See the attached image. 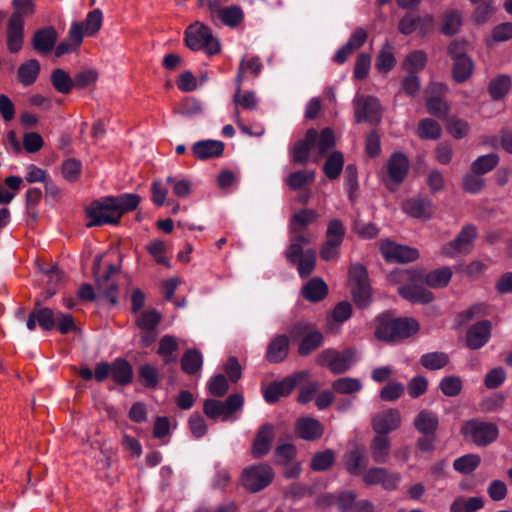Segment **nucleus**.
<instances>
[{"mask_svg":"<svg viewBox=\"0 0 512 512\" xmlns=\"http://www.w3.org/2000/svg\"><path fill=\"white\" fill-rule=\"evenodd\" d=\"M388 279L391 283L400 285L399 295L410 302L427 304L434 299L432 292L418 285V282L423 281L420 271L399 269L391 272Z\"/></svg>","mask_w":512,"mask_h":512,"instance_id":"f257e3e1","label":"nucleus"},{"mask_svg":"<svg viewBox=\"0 0 512 512\" xmlns=\"http://www.w3.org/2000/svg\"><path fill=\"white\" fill-rule=\"evenodd\" d=\"M186 45L194 51L204 50L208 54H217L220 43L212 34L211 29L201 22H195L185 31Z\"/></svg>","mask_w":512,"mask_h":512,"instance_id":"f03ea898","label":"nucleus"},{"mask_svg":"<svg viewBox=\"0 0 512 512\" xmlns=\"http://www.w3.org/2000/svg\"><path fill=\"white\" fill-rule=\"evenodd\" d=\"M461 433L464 438L477 446H487L496 441L499 429L495 423L471 419L463 423Z\"/></svg>","mask_w":512,"mask_h":512,"instance_id":"7ed1b4c3","label":"nucleus"},{"mask_svg":"<svg viewBox=\"0 0 512 512\" xmlns=\"http://www.w3.org/2000/svg\"><path fill=\"white\" fill-rule=\"evenodd\" d=\"M354 118L357 123L368 122L377 124L382 117V109L379 100L370 95L357 92L352 101Z\"/></svg>","mask_w":512,"mask_h":512,"instance_id":"20e7f679","label":"nucleus"},{"mask_svg":"<svg viewBox=\"0 0 512 512\" xmlns=\"http://www.w3.org/2000/svg\"><path fill=\"white\" fill-rule=\"evenodd\" d=\"M356 361V352L352 349H347L343 352L327 349L317 357V363L327 367L334 374L348 371Z\"/></svg>","mask_w":512,"mask_h":512,"instance_id":"39448f33","label":"nucleus"},{"mask_svg":"<svg viewBox=\"0 0 512 512\" xmlns=\"http://www.w3.org/2000/svg\"><path fill=\"white\" fill-rule=\"evenodd\" d=\"M109 200H112V196L96 200L86 209V214L89 218L88 227L119 222V213Z\"/></svg>","mask_w":512,"mask_h":512,"instance_id":"423d86ee","label":"nucleus"},{"mask_svg":"<svg viewBox=\"0 0 512 512\" xmlns=\"http://www.w3.org/2000/svg\"><path fill=\"white\" fill-rule=\"evenodd\" d=\"M274 478V471L268 464H256L244 469L242 484L250 492H259L266 488Z\"/></svg>","mask_w":512,"mask_h":512,"instance_id":"0eeeda50","label":"nucleus"},{"mask_svg":"<svg viewBox=\"0 0 512 512\" xmlns=\"http://www.w3.org/2000/svg\"><path fill=\"white\" fill-rule=\"evenodd\" d=\"M242 406L243 397L239 394H233L225 402L214 399L206 400L204 403V413L211 419L227 421L234 412L241 410Z\"/></svg>","mask_w":512,"mask_h":512,"instance_id":"6e6552de","label":"nucleus"},{"mask_svg":"<svg viewBox=\"0 0 512 512\" xmlns=\"http://www.w3.org/2000/svg\"><path fill=\"white\" fill-rule=\"evenodd\" d=\"M448 52L453 59V78L457 82L466 81L472 75L474 64L465 54V43L453 41L448 46Z\"/></svg>","mask_w":512,"mask_h":512,"instance_id":"1a4fd4ad","label":"nucleus"},{"mask_svg":"<svg viewBox=\"0 0 512 512\" xmlns=\"http://www.w3.org/2000/svg\"><path fill=\"white\" fill-rule=\"evenodd\" d=\"M309 376L307 371L296 372L282 381L273 382L263 391L266 402L275 403L282 396L288 395L296 385Z\"/></svg>","mask_w":512,"mask_h":512,"instance_id":"9d476101","label":"nucleus"},{"mask_svg":"<svg viewBox=\"0 0 512 512\" xmlns=\"http://www.w3.org/2000/svg\"><path fill=\"white\" fill-rule=\"evenodd\" d=\"M103 256L97 255L94 260L93 272L96 278L97 286L110 303L115 304L117 301V288L114 283H110L109 279L112 274L117 273L118 268L114 265L108 266L107 272H101V261Z\"/></svg>","mask_w":512,"mask_h":512,"instance_id":"9b49d317","label":"nucleus"},{"mask_svg":"<svg viewBox=\"0 0 512 512\" xmlns=\"http://www.w3.org/2000/svg\"><path fill=\"white\" fill-rule=\"evenodd\" d=\"M475 237V228L470 225L465 226L456 239L442 247L441 254L448 257H456L468 253L472 249Z\"/></svg>","mask_w":512,"mask_h":512,"instance_id":"f8f14e48","label":"nucleus"},{"mask_svg":"<svg viewBox=\"0 0 512 512\" xmlns=\"http://www.w3.org/2000/svg\"><path fill=\"white\" fill-rule=\"evenodd\" d=\"M380 250L383 257L389 262H411L419 257L416 248L396 244L389 240L381 243Z\"/></svg>","mask_w":512,"mask_h":512,"instance_id":"ddd939ff","label":"nucleus"},{"mask_svg":"<svg viewBox=\"0 0 512 512\" xmlns=\"http://www.w3.org/2000/svg\"><path fill=\"white\" fill-rule=\"evenodd\" d=\"M389 180L387 186L394 190L404 181L409 171V161L406 155L396 152L391 155L387 164Z\"/></svg>","mask_w":512,"mask_h":512,"instance_id":"4468645a","label":"nucleus"},{"mask_svg":"<svg viewBox=\"0 0 512 512\" xmlns=\"http://www.w3.org/2000/svg\"><path fill=\"white\" fill-rule=\"evenodd\" d=\"M402 423L401 413L397 409H386L376 413L372 418V427L377 434L387 435L397 430Z\"/></svg>","mask_w":512,"mask_h":512,"instance_id":"2eb2a0df","label":"nucleus"},{"mask_svg":"<svg viewBox=\"0 0 512 512\" xmlns=\"http://www.w3.org/2000/svg\"><path fill=\"white\" fill-rule=\"evenodd\" d=\"M363 482L367 485L380 484L384 489L394 490L400 481L398 473H390L387 469L381 467H373L363 473Z\"/></svg>","mask_w":512,"mask_h":512,"instance_id":"dca6fc26","label":"nucleus"},{"mask_svg":"<svg viewBox=\"0 0 512 512\" xmlns=\"http://www.w3.org/2000/svg\"><path fill=\"white\" fill-rule=\"evenodd\" d=\"M434 26V17L430 14L424 16L407 15L403 17L399 23V31L405 35H409L415 31L426 34L432 30Z\"/></svg>","mask_w":512,"mask_h":512,"instance_id":"f3484780","label":"nucleus"},{"mask_svg":"<svg viewBox=\"0 0 512 512\" xmlns=\"http://www.w3.org/2000/svg\"><path fill=\"white\" fill-rule=\"evenodd\" d=\"M492 325L490 321H480L469 328L466 335V344L470 349L483 347L491 337Z\"/></svg>","mask_w":512,"mask_h":512,"instance_id":"a211bd4d","label":"nucleus"},{"mask_svg":"<svg viewBox=\"0 0 512 512\" xmlns=\"http://www.w3.org/2000/svg\"><path fill=\"white\" fill-rule=\"evenodd\" d=\"M24 43V19L10 16L7 23V49L11 53L19 52Z\"/></svg>","mask_w":512,"mask_h":512,"instance_id":"6ab92c4d","label":"nucleus"},{"mask_svg":"<svg viewBox=\"0 0 512 512\" xmlns=\"http://www.w3.org/2000/svg\"><path fill=\"white\" fill-rule=\"evenodd\" d=\"M296 433L304 440L314 441L323 435V425L312 417H301L296 422Z\"/></svg>","mask_w":512,"mask_h":512,"instance_id":"aec40b11","label":"nucleus"},{"mask_svg":"<svg viewBox=\"0 0 512 512\" xmlns=\"http://www.w3.org/2000/svg\"><path fill=\"white\" fill-rule=\"evenodd\" d=\"M402 209L407 215L421 220H428L433 215L432 202L425 198L409 199L403 203Z\"/></svg>","mask_w":512,"mask_h":512,"instance_id":"412c9836","label":"nucleus"},{"mask_svg":"<svg viewBox=\"0 0 512 512\" xmlns=\"http://www.w3.org/2000/svg\"><path fill=\"white\" fill-rule=\"evenodd\" d=\"M274 439V427L267 423L261 426L252 446V455L261 458L266 455Z\"/></svg>","mask_w":512,"mask_h":512,"instance_id":"4be33fe9","label":"nucleus"},{"mask_svg":"<svg viewBox=\"0 0 512 512\" xmlns=\"http://www.w3.org/2000/svg\"><path fill=\"white\" fill-rule=\"evenodd\" d=\"M317 138V131L309 129L304 140L295 143L292 152V159L295 163L304 164L308 161L309 155L314 151V144Z\"/></svg>","mask_w":512,"mask_h":512,"instance_id":"5701e85b","label":"nucleus"},{"mask_svg":"<svg viewBox=\"0 0 512 512\" xmlns=\"http://www.w3.org/2000/svg\"><path fill=\"white\" fill-rule=\"evenodd\" d=\"M56 322V313L49 308H35L29 315L26 326L29 330H34L36 323L43 330H51Z\"/></svg>","mask_w":512,"mask_h":512,"instance_id":"b1692460","label":"nucleus"},{"mask_svg":"<svg viewBox=\"0 0 512 512\" xmlns=\"http://www.w3.org/2000/svg\"><path fill=\"white\" fill-rule=\"evenodd\" d=\"M57 41V32L53 27H45L35 32L33 47L39 53H48Z\"/></svg>","mask_w":512,"mask_h":512,"instance_id":"393cba45","label":"nucleus"},{"mask_svg":"<svg viewBox=\"0 0 512 512\" xmlns=\"http://www.w3.org/2000/svg\"><path fill=\"white\" fill-rule=\"evenodd\" d=\"M289 338L286 335L276 336L268 345L266 359L271 363L282 362L288 354Z\"/></svg>","mask_w":512,"mask_h":512,"instance_id":"a878e982","label":"nucleus"},{"mask_svg":"<svg viewBox=\"0 0 512 512\" xmlns=\"http://www.w3.org/2000/svg\"><path fill=\"white\" fill-rule=\"evenodd\" d=\"M192 150L198 159L205 160L220 156L224 151V143L218 140H202L196 142Z\"/></svg>","mask_w":512,"mask_h":512,"instance_id":"bb28decb","label":"nucleus"},{"mask_svg":"<svg viewBox=\"0 0 512 512\" xmlns=\"http://www.w3.org/2000/svg\"><path fill=\"white\" fill-rule=\"evenodd\" d=\"M439 419L437 415L428 410L420 411L415 419L414 426L416 430L424 435H433L437 430Z\"/></svg>","mask_w":512,"mask_h":512,"instance_id":"cd10ccee","label":"nucleus"},{"mask_svg":"<svg viewBox=\"0 0 512 512\" xmlns=\"http://www.w3.org/2000/svg\"><path fill=\"white\" fill-rule=\"evenodd\" d=\"M512 80L509 75L500 74L492 78L488 84V92L493 100L503 99L511 90Z\"/></svg>","mask_w":512,"mask_h":512,"instance_id":"c85d7f7f","label":"nucleus"},{"mask_svg":"<svg viewBox=\"0 0 512 512\" xmlns=\"http://www.w3.org/2000/svg\"><path fill=\"white\" fill-rule=\"evenodd\" d=\"M344 464L349 474L353 476L363 475L367 466V458L362 451L358 449L351 450L345 455Z\"/></svg>","mask_w":512,"mask_h":512,"instance_id":"c756f323","label":"nucleus"},{"mask_svg":"<svg viewBox=\"0 0 512 512\" xmlns=\"http://www.w3.org/2000/svg\"><path fill=\"white\" fill-rule=\"evenodd\" d=\"M453 272L448 267H440L435 270L428 272L426 275H423V281L431 288L439 289L446 287L451 278Z\"/></svg>","mask_w":512,"mask_h":512,"instance_id":"7c9ffc66","label":"nucleus"},{"mask_svg":"<svg viewBox=\"0 0 512 512\" xmlns=\"http://www.w3.org/2000/svg\"><path fill=\"white\" fill-rule=\"evenodd\" d=\"M39 72V61L36 59H30L19 66L17 77L22 85L29 86L37 80Z\"/></svg>","mask_w":512,"mask_h":512,"instance_id":"2f4dec72","label":"nucleus"},{"mask_svg":"<svg viewBox=\"0 0 512 512\" xmlns=\"http://www.w3.org/2000/svg\"><path fill=\"white\" fill-rule=\"evenodd\" d=\"M394 326H395V340H403L409 338L419 331V323L414 318H394Z\"/></svg>","mask_w":512,"mask_h":512,"instance_id":"473e14b6","label":"nucleus"},{"mask_svg":"<svg viewBox=\"0 0 512 512\" xmlns=\"http://www.w3.org/2000/svg\"><path fill=\"white\" fill-rule=\"evenodd\" d=\"M111 375L115 382L126 385L133 379V370L126 360L118 358L111 364Z\"/></svg>","mask_w":512,"mask_h":512,"instance_id":"72a5a7b5","label":"nucleus"},{"mask_svg":"<svg viewBox=\"0 0 512 512\" xmlns=\"http://www.w3.org/2000/svg\"><path fill=\"white\" fill-rule=\"evenodd\" d=\"M375 336L382 341L395 342L394 318L381 315L376 320Z\"/></svg>","mask_w":512,"mask_h":512,"instance_id":"f704fd0d","label":"nucleus"},{"mask_svg":"<svg viewBox=\"0 0 512 512\" xmlns=\"http://www.w3.org/2000/svg\"><path fill=\"white\" fill-rule=\"evenodd\" d=\"M116 208L119 213V219L124 213L135 210L140 203V197L134 193H125L117 197L112 196V200H109Z\"/></svg>","mask_w":512,"mask_h":512,"instance_id":"c9c22d12","label":"nucleus"},{"mask_svg":"<svg viewBox=\"0 0 512 512\" xmlns=\"http://www.w3.org/2000/svg\"><path fill=\"white\" fill-rule=\"evenodd\" d=\"M390 452V441L386 435L378 434L371 444V456L376 463H385Z\"/></svg>","mask_w":512,"mask_h":512,"instance_id":"e433bc0d","label":"nucleus"},{"mask_svg":"<svg viewBox=\"0 0 512 512\" xmlns=\"http://www.w3.org/2000/svg\"><path fill=\"white\" fill-rule=\"evenodd\" d=\"M221 22L231 28L238 27L244 20V11L239 5L225 7L216 15Z\"/></svg>","mask_w":512,"mask_h":512,"instance_id":"4c0bfd02","label":"nucleus"},{"mask_svg":"<svg viewBox=\"0 0 512 512\" xmlns=\"http://www.w3.org/2000/svg\"><path fill=\"white\" fill-rule=\"evenodd\" d=\"M334 146L335 137L333 131L330 128L323 129L320 135L317 134L314 144V150L317 151V156L314 158V161L318 162L319 159L326 155Z\"/></svg>","mask_w":512,"mask_h":512,"instance_id":"58836bf2","label":"nucleus"},{"mask_svg":"<svg viewBox=\"0 0 512 512\" xmlns=\"http://www.w3.org/2000/svg\"><path fill=\"white\" fill-rule=\"evenodd\" d=\"M302 293L307 300L316 302L327 294V285L323 280L313 278L303 287Z\"/></svg>","mask_w":512,"mask_h":512,"instance_id":"ea45409f","label":"nucleus"},{"mask_svg":"<svg viewBox=\"0 0 512 512\" xmlns=\"http://www.w3.org/2000/svg\"><path fill=\"white\" fill-rule=\"evenodd\" d=\"M162 319L161 314L155 309H149L140 313L135 320L136 326L142 331H155Z\"/></svg>","mask_w":512,"mask_h":512,"instance_id":"a19ab883","label":"nucleus"},{"mask_svg":"<svg viewBox=\"0 0 512 512\" xmlns=\"http://www.w3.org/2000/svg\"><path fill=\"white\" fill-rule=\"evenodd\" d=\"M318 213L313 209H302L296 212L290 221L291 233H297L299 228H303L318 219Z\"/></svg>","mask_w":512,"mask_h":512,"instance_id":"79ce46f5","label":"nucleus"},{"mask_svg":"<svg viewBox=\"0 0 512 512\" xmlns=\"http://www.w3.org/2000/svg\"><path fill=\"white\" fill-rule=\"evenodd\" d=\"M462 25L460 11L452 9L447 11L442 19L441 31L448 36L456 34Z\"/></svg>","mask_w":512,"mask_h":512,"instance_id":"37998d69","label":"nucleus"},{"mask_svg":"<svg viewBox=\"0 0 512 512\" xmlns=\"http://www.w3.org/2000/svg\"><path fill=\"white\" fill-rule=\"evenodd\" d=\"M53 87L62 94H68L74 87V80L63 69H55L51 74Z\"/></svg>","mask_w":512,"mask_h":512,"instance_id":"c03bdc74","label":"nucleus"},{"mask_svg":"<svg viewBox=\"0 0 512 512\" xmlns=\"http://www.w3.org/2000/svg\"><path fill=\"white\" fill-rule=\"evenodd\" d=\"M178 348L177 339L172 335H165L159 341L158 354L163 357L164 363L168 364L170 362L176 361V356L174 352Z\"/></svg>","mask_w":512,"mask_h":512,"instance_id":"a18cd8bd","label":"nucleus"},{"mask_svg":"<svg viewBox=\"0 0 512 512\" xmlns=\"http://www.w3.org/2000/svg\"><path fill=\"white\" fill-rule=\"evenodd\" d=\"M203 359L199 351L190 349L184 353L181 359V367L188 374H195L202 367Z\"/></svg>","mask_w":512,"mask_h":512,"instance_id":"49530a36","label":"nucleus"},{"mask_svg":"<svg viewBox=\"0 0 512 512\" xmlns=\"http://www.w3.org/2000/svg\"><path fill=\"white\" fill-rule=\"evenodd\" d=\"M332 389L339 394H353L362 389V383L357 378L342 377L332 383Z\"/></svg>","mask_w":512,"mask_h":512,"instance_id":"de8ad7c7","label":"nucleus"},{"mask_svg":"<svg viewBox=\"0 0 512 512\" xmlns=\"http://www.w3.org/2000/svg\"><path fill=\"white\" fill-rule=\"evenodd\" d=\"M344 165L343 154L335 151L329 155L324 165V173L329 179H336L340 175Z\"/></svg>","mask_w":512,"mask_h":512,"instance_id":"09e8293b","label":"nucleus"},{"mask_svg":"<svg viewBox=\"0 0 512 512\" xmlns=\"http://www.w3.org/2000/svg\"><path fill=\"white\" fill-rule=\"evenodd\" d=\"M421 365L429 370H438L445 367L449 357L443 352H430L423 354L420 359Z\"/></svg>","mask_w":512,"mask_h":512,"instance_id":"8fccbe9b","label":"nucleus"},{"mask_svg":"<svg viewBox=\"0 0 512 512\" xmlns=\"http://www.w3.org/2000/svg\"><path fill=\"white\" fill-rule=\"evenodd\" d=\"M480 462L481 458L478 454H466L454 461L453 468L461 474H469L479 466Z\"/></svg>","mask_w":512,"mask_h":512,"instance_id":"3c124183","label":"nucleus"},{"mask_svg":"<svg viewBox=\"0 0 512 512\" xmlns=\"http://www.w3.org/2000/svg\"><path fill=\"white\" fill-rule=\"evenodd\" d=\"M418 135L422 139L436 140L441 136V126L435 120L425 118L419 122Z\"/></svg>","mask_w":512,"mask_h":512,"instance_id":"603ef678","label":"nucleus"},{"mask_svg":"<svg viewBox=\"0 0 512 512\" xmlns=\"http://www.w3.org/2000/svg\"><path fill=\"white\" fill-rule=\"evenodd\" d=\"M499 162V157L495 153L486 154L478 157L471 164V171L477 174H485L493 170Z\"/></svg>","mask_w":512,"mask_h":512,"instance_id":"864d4df0","label":"nucleus"},{"mask_svg":"<svg viewBox=\"0 0 512 512\" xmlns=\"http://www.w3.org/2000/svg\"><path fill=\"white\" fill-rule=\"evenodd\" d=\"M495 4L493 0L483 1L480 5H476L471 20L476 24L486 23L495 13Z\"/></svg>","mask_w":512,"mask_h":512,"instance_id":"5fc2aeb1","label":"nucleus"},{"mask_svg":"<svg viewBox=\"0 0 512 512\" xmlns=\"http://www.w3.org/2000/svg\"><path fill=\"white\" fill-rule=\"evenodd\" d=\"M395 63L392 46L386 43L379 52L376 67L380 72L387 73L394 67Z\"/></svg>","mask_w":512,"mask_h":512,"instance_id":"6e6d98bb","label":"nucleus"},{"mask_svg":"<svg viewBox=\"0 0 512 512\" xmlns=\"http://www.w3.org/2000/svg\"><path fill=\"white\" fill-rule=\"evenodd\" d=\"M316 263V253L312 249L306 250L302 256L295 263L297 264V269L299 275L302 278L308 277L315 268Z\"/></svg>","mask_w":512,"mask_h":512,"instance_id":"4d7b16f0","label":"nucleus"},{"mask_svg":"<svg viewBox=\"0 0 512 512\" xmlns=\"http://www.w3.org/2000/svg\"><path fill=\"white\" fill-rule=\"evenodd\" d=\"M166 184L170 185L173 194L180 198H186L192 191V184L188 179L180 178L176 176H168L166 178Z\"/></svg>","mask_w":512,"mask_h":512,"instance_id":"13d9d810","label":"nucleus"},{"mask_svg":"<svg viewBox=\"0 0 512 512\" xmlns=\"http://www.w3.org/2000/svg\"><path fill=\"white\" fill-rule=\"evenodd\" d=\"M323 341V336L318 331L308 333L299 345V354L302 356L308 355L317 349Z\"/></svg>","mask_w":512,"mask_h":512,"instance_id":"bf43d9fd","label":"nucleus"},{"mask_svg":"<svg viewBox=\"0 0 512 512\" xmlns=\"http://www.w3.org/2000/svg\"><path fill=\"white\" fill-rule=\"evenodd\" d=\"M335 454L332 450H324L316 453L311 460V468L314 471H324L334 463Z\"/></svg>","mask_w":512,"mask_h":512,"instance_id":"052dcab7","label":"nucleus"},{"mask_svg":"<svg viewBox=\"0 0 512 512\" xmlns=\"http://www.w3.org/2000/svg\"><path fill=\"white\" fill-rule=\"evenodd\" d=\"M103 22V14L99 9L90 11L82 23L85 28V34L88 36L95 35L101 28Z\"/></svg>","mask_w":512,"mask_h":512,"instance_id":"680f3d73","label":"nucleus"},{"mask_svg":"<svg viewBox=\"0 0 512 512\" xmlns=\"http://www.w3.org/2000/svg\"><path fill=\"white\" fill-rule=\"evenodd\" d=\"M176 113L184 117H194L202 114V103L195 98L185 99L175 110Z\"/></svg>","mask_w":512,"mask_h":512,"instance_id":"e2e57ef3","label":"nucleus"},{"mask_svg":"<svg viewBox=\"0 0 512 512\" xmlns=\"http://www.w3.org/2000/svg\"><path fill=\"white\" fill-rule=\"evenodd\" d=\"M345 236V228L339 219H332L329 221L326 231V241L342 244Z\"/></svg>","mask_w":512,"mask_h":512,"instance_id":"0e129e2a","label":"nucleus"},{"mask_svg":"<svg viewBox=\"0 0 512 512\" xmlns=\"http://www.w3.org/2000/svg\"><path fill=\"white\" fill-rule=\"evenodd\" d=\"M426 61L427 57L425 53L422 51H414L406 57L403 68L407 72L415 73L425 67Z\"/></svg>","mask_w":512,"mask_h":512,"instance_id":"69168bd1","label":"nucleus"},{"mask_svg":"<svg viewBox=\"0 0 512 512\" xmlns=\"http://www.w3.org/2000/svg\"><path fill=\"white\" fill-rule=\"evenodd\" d=\"M512 39V23L511 22H504L501 24L496 25L492 31L491 35L488 39V43H498V42H505Z\"/></svg>","mask_w":512,"mask_h":512,"instance_id":"338daca9","label":"nucleus"},{"mask_svg":"<svg viewBox=\"0 0 512 512\" xmlns=\"http://www.w3.org/2000/svg\"><path fill=\"white\" fill-rule=\"evenodd\" d=\"M333 497L341 512H352L356 500V494L353 491H339Z\"/></svg>","mask_w":512,"mask_h":512,"instance_id":"774afa93","label":"nucleus"}]
</instances>
